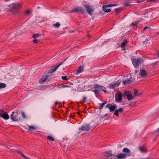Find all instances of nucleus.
Instances as JSON below:
<instances>
[{"instance_id":"nucleus-1","label":"nucleus","mask_w":159,"mask_h":159,"mask_svg":"<svg viewBox=\"0 0 159 159\" xmlns=\"http://www.w3.org/2000/svg\"><path fill=\"white\" fill-rule=\"evenodd\" d=\"M22 3H13L9 6L8 11L13 15H16L19 12L22 6Z\"/></svg>"},{"instance_id":"nucleus-2","label":"nucleus","mask_w":159,"mask_h":159,"mask_svg":"<svg viewBox=\"0 0 159 159\" xmlns=\"http://www.w3.org/2000/svg\"><path fill=\"white\" fill-rule=\"evenodd\" d=\"M131 60L133 65L135 68L138 67L143 61L142 58L139 57L132 58Z\"/></svg>"},{"instance_id":"nucleus-3","label":"nucleus","mask_w":159,"mask_h":159,"mask_svg":"<svg viewBox=\"0 0 159 159\" xmlns=\"http://www.w3.org/2000/svg\"><path fill=\"white\" fill-rule=\"evenodd\" d=\"M11 119L14 121H17L20 120L21 118L19 116L17 112H13L11 115Z\"/></svg>"},{"instance_id":"nucleus-4","label":"nucleus","mask_w":159,"mask_h":159,"mask_svg":"<svg viewBox=\"0 0 159 159\" xmlns=\"http://www.w3.org/2000/svg\"><path fill=\"white\" fill-rule=\"evenodd\" d=\"M87 12L90 16H92L94 11V8L93 6L89 4H86L84 6Z\"/></svg>"},{"instance_id":"nucleus-5","label":"nucleus","mask_w":159,"mask_h":159,"mask_svg":"<svg viewBox=\"0 0 159 159\" xmlns=\"http://www.w3.org/2000/svg\"><path fill=\"white\" fill-rule=\"evenodd\" d=\"M93 87L94 89L92 91L95 93L96 95H98L99 92L102 91V87L98 84L94 85Z\"/></svg>"},{"instance_id":"nucleus-6","label":"nucleus","mask_w":159,"mask_h":159,"mask_svg":"<svg viewBox=\"0 0 159 159\" xmlns=\"http://www.w3.org/2000/svg\"><path fill=\"white\" fill-rule=\"evenodd\" d=\"M0 117L5 120H7L9 117L7 113L2 109H0Z\"/></svg>"},{"instance_id":"nucleus-7","label":"nucleus","mask_w":159,"mask_h":159,"mask_svg":"<svg viewBox=\"0 0 159 159\" xmlns=\"http://www.w3.org/2000/svg\"><path fill=\"white\" fill-rule=\"evenodd\" d=\"M120 82H114L113 83H111L108 85V87L110 89H114L117 87L120 84Z\"/></svg>"},{"instance_id":"nucleus-8","label":"nucleus","mask_w":159,"mask_h":159,"mask_svg":"<svg viewBox=\"0 0 159 159\" xmlns=\"http://www.w3.org/2000/svg\"><path fill=\"white\" fill-rule=\"evenodd\" d=\"M84 11V9L82 7H80L78 8H75L72 9L70 11V13L79 12L80 13H83Z\"/></svg>"},{"instance_id":"nucleus-9","label":"nucleus","mask_w":159,"mask_h":159,"mask_svg":"<svg viewBox=\"0 0 159 159\" xmlns=\"http://www.w3.org/2000/svg\"><path fill=\"white\" fill-rule=\"evenodd\" d=\"M129 156L130 154L126 153H121L116 155L117 159H124L126 158L127 156Z\"/></svg>"},{"instance_id":"nucleus-10","label":"nucleus","mask_w":159,"mask_h":159,"mask_svg":"<svg viewBox=\"0 0 159 159\" xmlns=\"http://www.w3.org/2000/svg\"><path fill=\"white\" fill-rule=\"evenodd\" d=\"M91 127L89 124H86L82 126L81 128L80 129V130L82 131H88L91 129Z\"/></svg>"},{"instance_id":"nucleus-11","label":"nucleus","mask_w":159,"mask_h":159,"mask_svg":"<svg viewBox=\"0 0 159 159\" xmlns=\"http://www.w3.org/2000/svg\"><path fill=\"white\" fill-rule=\"evenodd\" d=\"M117 106L116 104H114L112 106L111 104H108L107 105L106 107L107 108H109L110 111H112L114 110L116 108Z\"/></svg>"},{"instance_id":"nucleus-12","label":"nucleus","mask_w":159,"mask_h":159,"mask_svg":"<svg viewBox=\"0 0 159 159\" xmlns=\"http://www.w3.org/2000/svg\"><path fill=\"white\" fill-rule=\"evenodd\" d=\"M141 77L145 78L147 75V73L144 69L140 70L139 73Z\"/></svg>"},{"instance_id":"nucleus-13","label":"nucleus","mask_w":159,"mask_h":159,"mask_svg":"<svg viewBox=\"0 0 159 159\" xmlns=\"http://www.w3.org/2000/svg\"><path fill=\"white\" fill-rule=\"evenodd\" d=\"M63 62H62L60 63L57 66H56L54 69H52L49 70L48 72V74L52 73L55 72L57 69V68L63 64Z\"/></svg>"},{"instance_id":"nucleus-14","label":"nucleus","mask_w":159,"mask_h":159,"mask_svg":"<svg viewBox=\"0 0 159 159\" xmlns=\"http://www.w3.org/2000/svg\"><path fill=\"white\" fill-rule=\"evenodd\" d=\"M125 95L124 96H127V98L129 101H130L133 98V96L129 92H125L124 93Z\"/></svg>"},{"instance_id":"nucleus-15","label":"nucleus","mask_w":159,"mask_h":159,"mask_svg":"<svg viewBox=\"0 0 159 159\" xmlns=\"http://www.w3.org/2000/svg\"><path fill=\"white\" fill-rule=\"evenodd\" d=\"M122 99V96L121 93L116 95V101L117 102H121Z\"/></svg>"},{"instance_id":"nucleus-16","label":"nucleus","mask_w":159,"mask_h":159,"mask_svg":"<svg viewBox=\"0 0 159 159\" xmlns=\"http://www.w3.org/2000/svg\"><path fill=\"white\" fill-rule=\"evenodd\" d=\"M139 149L141 152L143 153L146 152L147 151L146 147L144 146L139 147Z\"/></svg>"},{"instance_id":"nucleus-17","label":"nucleus","mask_w":159,"mask_h":159,"mask_svg":"<svg viewBox=\"0 0 159 159\" xmlns=\"http://www.w3.org/2000/svg\"><path fill=\"white\" fill-rule=\"evenodd\" d=\"M48 77L49 76L47 75L45 76H43L39 80V83L40 84L43 83Z\"/></svg>"},{"instance_id":"nucleus-18","label":"nucleus","mask_w":159,"mask_h":159,"mask_svg":"<svg viewBox=\"0 0 159 159\" xmlns=\"http://www.w3.org/2000/svg\"><path fill=\"white\" fill-rule=\"evenodd\" d=\"M131 79V78H130L126 80H123V84L125 85H126L129 84H130L131 83L132 81Z\"/></svg>"},{"instance_id":"nucleus-19","label":"nucleus","mask_w":159,"mask_h":159,"mask_svg":"<svg viewBox=\"0 0 159 159\" xmlns=\"http://www.w3.org/2000/svg\"><path fill=\"white\" fill-rule=\"evenodd\" d=\"M105 156L106 157H107V158L111 157H113V159H115V156L111 153V152H106L105 154Z\"/></svg>"},{"instance_id":"nucleus-20","label":"nucleus","mask_w":159,"mask_h":159,"mask_svg":"<svg viewBox=\"0 0 159 159\" xmlns=\"http://www.w3.org/2000/svg\"><path fill=\"white\" fill-rule=\"evenodd\" d=\"M83 66H80L75 74L77 75L82 72L83 71Z\"/></svg>"},{"instance_id":"nucleus-21","label":"nucleus","mask_w":159,"mask_h":159,"mask_svg":"<svg viewBox=\"0 0 159 159\" xmlns=\"http://www.w3.org/2000/svg\"><path fill=\"white\" fill-rule=\"evenodd\" d=\"M36 129V127L35 126H29L28 128V130L32 132L34 130H35Z\"/></svg>"},{"instance_id":"nucleus-22","label":"nucleus","mask_w":159,"mask_h":159,"mask_svg":"<svg viewBox=\"0 0 159 159\" xmlns=\"http://www.w3.org/2000/svg\"><path fill=\"white\" fill-rule=\"evenodd\" d=\"M107 8V7L103 6L102 7V9L104 12L108 13L111 11V9L109 8Z\"/></svg>"},{"instance_id":"nucleus-23","label":"nucleus","mask_w":159,"mask_h":159,"mask_svg":"<svg viewBox=\"0 0 159 159\" xmlns=\"http://www.w3.org/2000/svg\"><path fill=\"white\" fill-rule=\"evenodd\" d=\"M19 154L21 155L24 157L25 159H30V158L25 157L24 156V155L22 153V152L21 151H20L18 150H16Z\"/></svg>"},{"instance_id":"nucleus-24","label":"nucleus","mask_w":159,"mask_h":159,"mask_svg":"<svg viewBox=\"0 0 159 159\" xmlns=\"http://www.w3.org/2000/svg\"><path fill=\"white\" fill-rule=\"evenodd\" d=\"M118 5V4L117 3L115 4H109L107 5L104 6H105L107 7H111L114 6H117Z\"/></svg>"},{"instance_id":"nucleus-25","label":"nucleus","mask_w":159,"mask_h":159,"mask_svg":"<svg viewBox=\"0 0 159 159\" xmlns=\"http://www.w3.org/2000/svg\"><path fill=\"white\" fill-rule=\"evenodd\" d=\"M123 152H124L129 153L130 152V150L126 148H125L123 149Z\"/></svg>"},{"instance_id":"nucleus-26","label":"nucleus","mask_w":159,"mask_h":159,"mask_svg":"<svg viewBox=\"0 0 159 159\" xmlns=\"http://www.w3.org/2000/svg\"><path fill=\"white\" fill-rule=\"evenodd\" d=\"M138 90L137 89H134V93L135 97L139 96V94H138Z\"/></svg>"},{"instance_id":"nucleus-27","label":"nucleus","mask_w":159,"mask_h":159,"mask_svg":"<svg viewBox=\"0 0 159 159\" xmlns=\"http://www.w3.org/2000/svg\"><path fill=\"white\" fill-rule=\"evenodd\" d=\"M107 103V102H103V103H102L101 105L99 107H98V109L100 110H101V109H102L103 107V106H104L106 104V103Z\"/></svg>"},{"instance_id":"nucleus-28","label":"nucleus","mask_w":159,"mask_h":159,"mask_svg":"<svg viewBox=\"0 0 159 159\" xmlns=\"http://www.w3.org/2000/svg\"><path fill=\"white\" fill-rule=\"evenodd\" d=\"M41 36V34H36L33 35V38L34 39H36Z\"/></svg>"},{"instance_id":"nucleus-29","label":"nucleus","mask_w":159,"mask_h":159,"mask_svg":"<svg viewBox=\"0 0 159 159\" xmlns=\"http://www.w3.org/2000/svg\"><path fill=\"white\" fill-rule=\"evenodd\" d=\"M6 86V84L3 83H1L0 82V89L4 88Z\"/></svg>"},{"instance_id":"nucleus-30","label":"nucleus","mask_w":159,"mask_h":159,"mask_svg":"<svg viewBox=\"0 0 159 159\" xmlns=\"http://www.w3.org/2000/svg\"><path fill=\"white\" fill-rule=\"evenodd\" d=\"M60 26V23L58 22H57L56 24H54L53 25V26L55 27V28H58Z\"/></svg>"},{"instance_id":"nucleus-31","label":"nucleus","mask_w":159,"mask_h":159,"mask_svg":"<svg viewBox=\"0 0 159 159\" xmlns=\"http://www.w3.org/2000/svg\"><path fill=\"white\" fill-rule=\"evenodd\" d=\"M115 10L116 13L118 14L122 10V9L121 8H116Z\"/></svg>"},{"instance_id":"nucleus-32","label":"nucleus","mask_w":159,"mask_h":159,"mask_svg":"<svg viewBox=\"0 0 159 159\" xmlns=\"http://www.w3.org/2000/svg\"><path fill=\"white\" fill-rule=\"evenodd\" d=\"M128 41H125L124 42L121 44V47H124L125 46L127 43Z\"/></svg>"},{"instance_id":"nucleus-33","label":"nucleus","mask_w":159,"mask_h":159,"mask_svg":"<svg viewBox=\"0 0 159 159\" xmlns=\"http://www.w3.org/2000/svg\"><path fill=\"white\" fill-rule=\"evenodd\" d=\"M47 138L49 140L52 141H54V139L51 136H48L47 137Z\"/></svg>"},{"instance_id":"nucleus-34","label":"nucleus","mask_w":159,"mask_h":159,"mask_svg":"<svg viewBox=\"0 0 159 159\" xmlns=\"http://www.w3.org/2000/svg\"><path fill=\"white\" fill-rule=\"evenodd\" d=\"M136 1L137 3L146 2V0H136Z\"/></svg>"},{"instance_id":"nucleus-35","label":"nucleus","mask_w":159,"mask_h":159,"mask_svg":"<svg viewBox=\"0 0 159 159\" xmlns=\"http://www.w3.org/2000/svg\"><path fill=\"white\" fill-rule=\"evenodd\" d=\"M123 4L125 6H128L130 5V3L128 2H124Z\"/></svg>"},{"instance_id":"nucleus-36","label":"nucleus","mask_w":159,"mask_h":159,"mask_svg":"<svg viewBox=\"0 0 159 159\" xmlns=\"http://www.w3.org/2000/svg\"><path fill=\"white\" fill-rule=\"evenodd\" d=\"M114 114L116 115L117 116H119V112L117 109H116L114 113Z\"/></svg>"},{"instance_id":"nucleus-37","label":"nucleus","mask_w":159,"mask_h":159,"mask_svg":"<svg viewBox=\"0 0 159 159\" xmlns=\"http://www.w3.org/2000/svg\"><path fill=\"white\" fill-rule=\"evenodd\" d=\"M117 110L118 111V112H120L121 113V112H122L124 110L123 108H120L119 109H118Z\"/></svg>"},{"instance_id":"nucleus-38","label":"nucleus","mask_w":159,"mask_h":159,"mask_svg":"<svg viewBox=\"0 0 159 159\" xmlns=\"http://www.w3.org/2000/svg\"><path fill=\"white\" fill-rule=\"evenodd\" d=\"M62 79L63 80H67V77L66 76H62L61 77Z\"/></svg>"},{"instance_id":"nucleus-39","label":"nucleus","mask_w":159,"mask_h":159,"mask_svg":"<svg viewBox=\"0 0 159 159\" xmlns=\"http://www.w3.org/2000/svg\"><path fill=\"white\" fill-rule=\"evenodd\" d=\"M21 115H22V116L23 117V118H25L26 116L25 115V114L24 113V112H23V111L21 112Z\"/></svg>"},{"instance_id":"nucleus-40","label":"nucleus","mask_w":159,"mask_h":159,"mask_svg":"<svg viewBox=\"0 0 159 159\" xmlns=\"http://www.w3.org/2000/svg\"><path fill=\"white\" fill-rule=\"evenodd\" d=\"M30 13V11L29 10H27L25 11V14L27 15H28Z\"/></svg>"},{"instance_id":"nucleus-41","label":"nucleus","mask_w":159,"mask_h":159,"mask_svg":"<svg viewBox=\"0 0 159 159\" xmlns=\"http://www.w3.org/2000/svg\"><path fill=\"white\" fill-rule=\"evenodd\" d=\"M155 0H146V2H155Z\"/></svg>"},{"instance_id":"nucleus-42","label":"nucleus","mask_w":159,"mask_h":159,"mask_svg":"<svg viewBox=\"0 0 159 159\" xmlns=\"http://www.w3.org/2000/svg\"><path fill=\"white\" fill-rule=\"evenodd\" d=\"M62 87L64 88H65V87L70 88V85H63L62 86Z\"/></svg>"},{"instance_id":"nucleus-43","label":"nucleus","mask_w":159,"mask_h":159,"mask_svg":"<svg viewBox=\"0 0 159 159\" xmlns=\"http://www.w3.org/2000/svg\"><path fill=\"white\" fill-rule=\"evenodd\" d=\"M33 42L35 43H38V40L36 39H34Z\"/></svg>"},{"instance_id":"nucleus-44","label":"nucleus","mask_w":159,"mask_h":159,"mask_svg":"<svg viewBox=\"0 0 159 159\" xmlns=\"http://www.w3.org/2000/svg\"><path fill=\"white\" fill-rule=\"evenodd\" d=\"M139 23L138 22H136L134 24H132V25L133 26H134L137 25Z\"/></svg>"},{"instance_id":"nucleus-45","label":"nucleus","mask_w":159,"mask_h":159,"mask_svg":"<svg viewBox=\"0 0 159 159\" xmlns=\"http://www.w3.org/2000/svg\"><path fill=\"white\" fill-rule=\"evenodd\" d=\"M87 99V98L86 97H84L82 99V101L84 102Z\"/></svg>"},{"instance_id":"nucleus-46","label":"nucleus","mask_w":159,"mask_h":159,"mask_svg":"<svg viewBox=\"0 0 159 159\" xmlns=\"http://www.w3.org/2000/svg\"><path fill=\"white\" fill-rule=\"evenodd\" d=\"M159 132V128H158V129L157 130H156L154 132V133H156L157 132Z\"/></svg>"},{"instance_id":"nucleus-47","label":"nucleus","mask_w":159,"mask_h":159,"mask_svg":"<svg viewBox=\"0 0 159 159\" xmlns=\"http://www.w3.org/2000/svg\"><path fill=\"white\" fill-rule=\"evenodd\" d=\"M101 91H104L105 93H107V91L105 89H102V90Z\"/></svg>"},{"instance_id":"nucleus-48","label":"nucleus","mask_w":159,"mask_h":159,"mask_svg":"<svg viewBox=\"0 0 159 159\" xmlns=\"http://www.w3.org/2000/svg\"><path fill=\"white\" fill-rule=\"evenodd\" d=\"M58 102H55V103L54 106L56 107L57 105L58 104Z\"/></svg>"},{"instance_id":"nucleus-49","label":"nucleus","mask_w":159,"mask_h":159,"mask_svg":"<svg viewBox=\"0 0 159 159\" xmlns=\"http://www.w3.org/2000/svg\"><path fill=\"white\" fill-rule=\"evenodd\" d=\"M148 27H145L144 29V30H146V29H148Z\"/></svg>"},{"instance_id":"nucleus-50","label":"nucleus","mask_w":159,"mask_h":159,"mask_svg":"<svg viewBox=\"0 0 159 159\" xmlns=\"http://www.w3.org/2000/svg\"><path fill=\"white\" fill-rule=\"evenodd\" d=\"M108 158H109L110 159H113V157H108Z\"/></svg>"},{"instance_id":"nucleus-51","label":"nucleus","mask_w":159,"mask_h":159,"mask_svg":"<svg viewBox=\"0 0 159 159\" xmlns=\"http://www.w3.org/2000/svg\"><path fill=\"white\" fill-rule=\"evenodd\" d=\"M138 71H139V70H135V74H136Z\"/></svg>"},{"instance_id":"nucleus-52","label":"nucleus","mask_w":159,"mask_h":159,"mask_svg":"<svg viewBox=\"0 0 159 159\" xmlns=\"http://www.w3.org/2000/svg\"><path fill=\"white\" fill-rule=\"evenodd\" d=\"M1 11V10L0 9V12Z\"/></svg>"},{"instance_id":"nucleus-53","label":"nucleus","mask_w":159,"mask_h":159,"mask_svg":"<svg viewBox=\"0 0 159 159\" xmlns=\"http://www.w3.org/2000/svg\"><path fill=\"white\" fill-rule=\"evenodd\" d=\"M158 56L159 57V55H158Z\"/></svg>"}]
</instances>
